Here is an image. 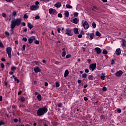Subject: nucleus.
<instances>
[{
  "mask_svg": "<svg viewBox=\"0 0 126 126\" xmlns=\"http://www.w3.org/2000/svg\"><path fill=\"white\" fill-rule=\"evenodd\" d=\"M115 75L116 76H118V77H120V76H122V75H123V71H122V70H119L117 71Z\"/></svg>",
  "mask_w": 126,
  "mask_h": 126,
  "instance_id": "8",
  "label": "nucleus"
},
{
  "mask_svg": "<svg viewBox=\"0 0 126 126\" xmlns=\"http://www.w3.org/2000/svg\"><path fill=\"white\" fill-rule=\"evenodd\" d=\"M90 40H92V39L94 38L95 36V34H94V32H93L90 34Z\"/></svg>",
  "mask_w": 126,
  "mask_h": 126,
  "instance_id": "17",
  "label": "nucleus"
},
{
  "mask_svg": "<svg viewBox=\"0 0 126 126\" xmlns=\"http://www.w3.org/2000/svg\"><path fill=\"white\" fill-rule=\"evenodd\" d=\"M97 64L96 63H92L90 65V69L92 70V71H94V69H95Z\"/></svg>",
  "mask_w": 126,
  "mask_h": 126,
  "instance_id": "4",
  "label": "nucleus"
},
{
  "mask_svg": "<svg viewBox=\"0 0 126 126\" xmlns=\"http://www.w3.org/2000/svg\"><path fill=\"white\" fill-rule=\"evenodd\" d=\"M6 54H8L9 58H11V47H8L6 49Z\"/></svg>",
  "mask_w": 126,
  "mask_h": 126,
  "instance_id": "3",
  "label": "nucleus"
},
{
  "mask_svg": "<svg viewBox=\"0 0 126 126\" xmlns=\"http://www.w3.org/2000/svg\"><path fill=\"white\" fill-rule=\"evenodd\" d=\"M29 43H30V44H32V38L29 39Z\"/></svg>",
  "mask_w": 126,
  "mask_h": 126,
  "instance_id": "42",
  "label": "nucleus"
},
{
  "mask_svg": "<svg viewBox=\"0 0 126 126\" xmlns=\"http://www.w3.org/2000/svg\"><path fill=\"white\" fill-rule=\"evenodd\" d=\"M74 32L75 34H78V29L74 28Z\"/></svg>",
  "mask_w": 126,
  "mask_h": 126,
  "instance_id": "22",
  "label": "nucleus"
},
{
  "mask_svg": "<svg viewBox=\"0 0 126 126\" xmlns=\"http://www.w3.org/2000/svg\"><path fill=\"white\" fill-rule=\"evenodd\" d=\"M55 5L56 7H60L61 5V2H58L56 4H55Z\"/></svg>",
  "mask_w": 126,
  "mask_h": 126,
  "instance_id": "24",
  "label": "nucleus"
},
{
  "mask_svg": "<svg viewBox=\"0 0 126 126\" xmlns=\"http://www.w3.org/2000/svg\"><path fill=\"white\" fill-rule=\"evenodd\" d=\"M74 16L75 17H77V16H78V13L77 12L74 13Z\"/></svg>",
  "mask_w": 126,
  "mask_h": 126,
  "instance_id": "36",
  "label": "nucleus"
},
{
  "mask_svg": "<svg viewBox=\"0 0 126 126\" xmlns=\"http://www.w3.org/2000/svg\"><path fill=\"white\" fill-rule=\"evenodd\" d=\"M35 4H36V5H38V4H39V1H36L35 2Z\"/></svg>",
  "mask_w": 126,
  "mask_h": 126,
  "instance_id": "60",
  "label": "nucleus"
},
{
  "mask_svg": "<svg viewBox=\"0 0 126 126\" xmlns=\"http://www.w3.org/2000/svg\"><path fill=\"white\" fill-rule=\"evenodd\" d=\"M65 16L66 17H68V16H69V13L68 12V11H66L65 12Z\"/></svg>",
  "mask_w": 126,
  "mask_h": 126,
  "instance_id": "27",
  "label": "nucleus"
},
{
  "mask_svg": "<svg viewBox=\"0 0 126 126\" xmlns=\"http://www.w3.org/2000/svg\"><path fill=\"white\" fill-rule=\"evenodd\" d=\"M102 53H103L104 55H107V54H108V51H107V50L104 49V50H103Z\"/></svg>",
  "mask_w": 126,
  "mask_h": 126,
  "instance_id": "28",
  "label": "nucleus"
},
{
  "mask_svg": "<svg viewBox=\"0 0 126 126\" xmlns=\"http://www.w3.org/2000/svg\"><path fill=\"white\" fill-rule=\"evenodd\" d=\"M9 74H10L11 75H12V74H13V72L12 71L9 72Z\"/></svg>",
  "mask_w": 126,
  "mask_h": 126,
  "instance_id": "62",
  "label": "nucleus"
},
{
  "mask_svg": "<svg viewBox=\"0 0 126 126\" xmlns=\"http://www.w3.org/2000/svg\"><path fill=\"white\" fill-rule=\"evenodd\" d=\"M103 91H107V87H103L102 88Z\"/></svg>",
  "mask_w": 126,
  "mask_h": 126,
  "instance_id": "40",
  "label": "nucleus"
},
{
  "mask_svg": "<svg viewBox=\"0 0 126 126\" xmlns=\"http://www.w3.org/2000/svg\"><path fill=\"white\" fill-rule=\"evenodd\" d=\"M71 57V55L68 54L66 56V59H69Z\"/></svg>",
  "mask_w": 126,
  "mask_h": 126,
  "instance_id": "37",
  "label": "nucleus"
},
{
  "mask_svg": "<svg viewBox=\"0 0 126 126\" xmlns=\"http://www.w3.org/2000/svg\"><path fill=\"white\" fill-rule=\"evenodd\" d=\"M65 34L68 36H71V30H69V29H66Z\"/></svg>",
  "mask_w": 126,
  "mask_h": 126,
  "instance_id": "7",
  "label": "nucleus"
},
{
  "mask_svg": "<svg viewBox=\"0 0 126 126\" xmlns=\"http://www.w3.org/2000/svg\"><path fill=\"white\" fill-rule=\"evenodd\" d=\"M116 54L117 56H120V55H121V49H117L116 51Z\"/></svg>",
  "mask_w": 126,
  "mask_h": 126,
  "instance_id": "14",
  "label": "nucleus"
},
{
  "mask_svg": "<svg viewBox=\"0 0 126 126\" xmlns=\"http://www.w3.org/2000/svg\"><path fill=\"white\" fill-rule=\"evenodd\" d=\"M58 17H60V18H62L63 17V15L61 13H59L58 14Z\"/></svg>",
  "mask_w": 126,
  "mask_h": 126,
  "instance_id": "38",
  "label": "nucleus"
},
{
  "mask_svg": "<svg viewBox=\"0 0 126 126\" xmlns=\"http://www.w3.org/2000/svg\"><path fill=\"white\" fill-rule=\"evenodd\" d=\"M94 51H95V52H96V53L98 54H101V53H102L101 49L98 47H96L95 48H94Z\"/></svg>",
  "mask_w": 126,
  "mask_h": 126,
  "instance_id": "9",
  "label": "nucleus"
},
{
  "mask_svg": "<svg viewBox=\"0 0 126 126\" xmlns=\"http://www.w3.org/2000/svg\"><path fill=\"white\" fill-rule=\"evenodd\" d=\"M96 36H97V37H100L101 36V33L99 32V31H96L95 32Z\"/></svg>",
  "mask_w": 126,
  "mask_h": 126,
  "instance_id": "21",
  "label": "nucleus"
},
{
  "mask_svg": "<svg viewBox=\"0 0 126 126\" xmlns=\"http://www.w3.org/2000/svg\"><path fill=\"white\" fill-rule=\"evenodd\" d=\"M78 37V38H82V34H79Z\"/></svg>",
  "mask_w": 126,
  "mask_h": 126,
  "instance_id": "59",
  "label": "nucleus"
},
{
  "mask_svg": "<svg viewBox=\"0 0 126 126\" xmlns=\"http://www.w3.org/2000/svg\"><path fill=\"white\" fill-rule=\"evenodd\" d=\"M117 113H118L119 114L122 113V110H121V109H117Z\"/></svg>",
  "mask_w": 126,
  "mask_h": 126,
  "instance_id": "39",
  "label": "nucleus"
},
{
  "mask_svg": "<svg viewBox=\"0 0 126 126\" xmlns=\"http://www.w3.org/2000/svg\"><path fill=\"white\" fill-rule=\"evenodd\" d=\"M37 98L38 101H41L42 100V96L41 95V94H38L37 96Z\"/></svg>",
  "mask_w": 126,
  "mask_h": 126,
  "instance_id": "18",
  "label": "nucleus"
},
{
  "mask_svg": "<svg viewBox=\"0 0 126 126\" xmlns=\"http://www.w3.org/2000/svg\"><path fill=\"white\" fill-rule=\"evenodd\" d=\"M69 73V72H68V70H66L64 72V77H66V76L68 75Z\"/></svg>",
  "mask_w": 126,
  "mask_h": 126,
  "instance_id": "16",
  "label": "nucleus"
},
{
  "mask_svg": "<svg viewBox=\"0 0 126 126\" xmlns=\"http://www.w3.org/2000/svg\"><path fill=\"white\" fill-rule=\"evenodd\" d=\"M2 16L3 17H5V16H6V15H5V13H2Z\"/></svg>",
  "mask_w": 126,
  "mask_h": 126,
  "instance_id": "58",
  "label": "nucleus"
},
{
  "mask_svg": "<svg viewBox=\"0 0 126 126\" xmlns=\"http://www.w3.org/2000/svg\"><path fill=\"white\" fill-rule=\"evenodd\" d=\"M62 30V29L59 28L57 30V31L58 32V33H61V31Z\"/></svg>",
  "mask_w": 126,
  "mask_h": 126,
  "instance_id": "47",
  "label": "nucleus"
},
{
  "mask_svg": "<svg viewBox=\"0 0 126 126\" xmlns=\"http://www.w3.org/2000/svg\"><path fill=\"white\" fill-rule=\"evenodd\" d=\"M14 121L15 123H17V122H18V120H17V119H14Z\"/></svg>",
  "mask_w": 126,
  "mask_h": 126,
  "instance_id": "57",
  "label": "nucleus"
},
{
  "mask_svg": "<svg viewBox=\"0 0 126 126\" xmlns=\"http://www.w3.org/2000/svg\"><path fill=\"white\" fill-rule=\"evenodd\" d=\"M20 24H21V19L18 18L15 20H12L10 23V28L12 33L15 27L19 26Z\"/></svg>",
  "mask_w": 126,
  "mask_h": 126,
  "instance_id": "1",
  "label": "nucleus"
},
{
  "mask_svg": "<svg viewBox=\"0 0 126 126\" xmlns=\"http://www.w3.org/2000/svg\"><path fill=\"white\" fill-rule=\"evenodd\" d=\"M83 26L86 30H87L88 28H89V25L88 24V23L87 21H85L84 23L83 24Z\"/></svg>",
  "mask_w": 126,
  "mask_h": 126,
  "instance_id": "5",
  "label": "nucleus"
},
{
  "mask_svg": "<svg viewBox=\"0 0 126 126\" xmlns=\"http://www.w3.org/2000/svg\"><path fill=\"white\" fill-rule=\"evenodd\" d=\"M88 78L89 80H93V79H94V77L92 75H89Z\"/></svg>",
  "mask_w": 126,
  "mask_h": 126,
  "instance_id": "20",
  "label": "nucleus"
},
{
  "mask_svg": "<svg viewBox=\"0 0 126 126\" xmlns=\"http://www.w3.org/2000/svg\"><path fill=\"white\" fill-rule=\"evenodd\" d=\"M55 63V64H59V63H61V62L56 61Z\"/></svg>",
  "mask_w": 126,
  "mask_h": 126,
  "instance_id": "56",
  "label": "nucleus"
},
{
  "mask_svg": "<svg viewBox=\"0 0 126 126\" xmlns=\"http://www.w3.org/2000/svg\"><path fill=\"white\" fill-rule=\"evenodd\" d=\"M79 21V20L78 19L74 18L71 21V22H72V23H74V24H77Z\"/></svg>",
  "mask_w": 126,
  "mask_h": 126,
  "instance_id": "10",
  "label": "nucleus"
},
{
  "mask_svg": "<svg viewBox=\"0 0 126 126\" xmlns=\"http://www.w3.org/2000/svg\"><path fill=\"white\" fill-rule=\"evenodd\" d=\"M115 64V60H112L111 61V64Z\"/></svg>",
  "mask_w": 126,
  "mask_h": 126,
  "instance_id": "52",
  "label": "nucleus"
},
{
  "mask_svg": "<svg viewBox=\"0 0 126 126\" xmlns=\"http://www.w3.org/2000/svg\"><path fill=\"white\" fill-rule=\"evenodd\" d=\"M66 7L67 8H72V6H71V5L68 4H67L66 5Z\"/></svg>",
  "mask_w": 126,
  "mask_h": 126,
  "instance_id": "29",
  "label": "nucleus"
},
{
  "mask_svg": "<svg viewBox=\"0 0 126 126\" xmlns=\"http://www.w3.org/2000/svg\"><path fill=\"white\" fill-rule=\"evenodd\" d=\"M0 48H4V46H3V44L1 42H0Z\"/></svg>",
  "mask_w": 126,
  "mask_h": 126,
  "instance_id": "33",
  "label": "nucleus"
},
{
  "mask_svg": "<svg viewBox=\"0 0 126 126\" xmlns=\"http://www.w3.org/2000/svg\"><path fill=\"white\" fill-rule=\"evenodd\" d=\"M19 100L21 101V102H24V101H25V98H24V97L23 96H20Z\"/></svg>",
  "mask_w": 126,
  "mask_h": 126,
  "instance_id": "19",
  "label": "nucleus"
},
{
  "mask_svg": "<svg viewBox=\"0 0 126 126\" xmlns=\"http://www.w3.org/2000/svg\"><path fill=\"white\" fill-rule=\"evenodd\" d=\"M27 18H28V15H27V14H25L24 15V19H27Z\"/></svg>",
  "mask_w": 126,
  "mask_h": 126,
  "instance_id": "35",
  "label": "nucleus"
},
{
  "mask_svg": "<svg viewBox=\"0 0 126 126\" xmlns=\"http://www.w3.org/2000/svg\"><path fill=\"white\" fill-rule=\"evenodd\" d=\"M6 1H7V2H12L13 1V0H5Z\"/></svg>",
  "mask_w": 126,
  "mask_h": 126,
  "instance_id": "51",
  "label": "nucleus"
},
{
  "mask_svg": "<svg viewBox=\"0 0 126 126\" xmlns=\"http://www.w3.org/2000/svg\"><path fill=\"white\" fill-rule=\"evenodd\" d=\"M40 7L38 5H32V10H37V9H39Z\"/></svg>",
  "mask_w": 126,
  "mask_h": 126,
  "instance_id": "12",
  "label": "nucleus"
},
{
  "mask_svg": "<svg viewBox=\"0 0 126 126\" xmlns=\"http://www.w3.org/2000/svg\"><path fill=\"white\" fill-rule=\"evenodd\" d=\"M35 73H38V72H41V69L39 67H35L34 69Z\"/></svg>",
  "mask_w": 126,
  "mask_h": 126,
  "instance_id": "11",
  "label": "nucleus"
},
{
  "mask_svg": "<svg viewBox=\"0 0 126 126\" xmlns=\"http://www.w3.org/2000/svg\"><path fill=\"white\" fill-rule=\"evenodd\" d=\"M34 40H36V39H35V37L32 36V41H34Z\"/></svg>",
  "mask_w": 126,
  "mask_h": 126,
  "instance_id": "61",
  "label": "nucleus"
},
{
  "mask_svg": "<svg viewBox=\"0 0 126 126\" xmlns=\"http://www.w3.org/2000/svg\"><path fill=\"white\" fill-rule=\"evenodd\" d=\"M96 26H97V25L96 24V23H95V22L93 23L92 26H93V28H96Z\"/></svg>",
  "mask_w": 126,
  "mask_h": 126,
  "instance_id": "31",
  "label": "nucleus"
},
{
  "mask_svg": "<svg viewBox=\"0 0 126 126\" xmlns=\"http://www.w3.org/2000/svg\"><path fill=\"white\" fill-rule=\"evenodd\" d=\"M63 52L62 53V57H65V55H66V52H65V49L63 48L62 49Z\"/></svg>",
  "mask_w": 126,
  "mask_h": 126,
  "instance_id": "13",
  "label": "nucleus"
},
{
  "mask_svg": "<svg viewBox=\"0 0 126 126\" xmlns=\"http://www.w3.org/2000/svg\"><path fill=\"white\" fill-rule=\"evenodd\" d=\"M42 62L43 63H47V61L46 60H43Z\"/></svg>",
  "mask_w": 126,
  "mask_h": 126,
  "instance_id": "63",
  "label": "nucleus"
},
{
  "mask_svg": "<svg viewBox=\"0 0 126 126\" xmlns=\"http://www.w3.org/2000/svg\"><path fill=\"white\" fill-rule=\"evenodd\" d=\"M26 47V45H23V48H22V50H23V51L25 50Z\"/></svg>",
  "mask_w": 126,
  "mask_h": 126,
  "instance_id": "53",
  "label": "nucleus"
},
{
  "mask_svg": "<svg viewBox=\"0 0 126 126\" xmlns=\"http://www.w3.org/2000/svg\"><path fill=\"white\" fill-rule=\"evenodd\" d=\"M58 107H63V103H60L59 104H58Z\"/></svg>",
  "mask_w": 126,
  "mask_h": 126,
  "instance_id": "50",
  "label": "nucleus"
},
{
  "mask_svg": "<svg viewBox=\"0 0 126 126\" xmlns=\"http://www.w3.org/2000/svg\"><path fill=\"white\" fill-rule=\"evenodd\" d=\"M56 87H60V83L56 82Z\"/></svg>",
  "mask_w": 126,
  "mask_h": 126,
  "instance_id": "41",
  "label": "nucleus"
},
{
  "mask_svg": "<svg viewBox=\"0 0 126 126\" xmlns=\"http://www.w3.org/2000/svg\"><path fill=\"white\" fill-rule=\"evenodd\" d=\"M85 72H86V73H88V72H89V70L88 69H85Z\"/></svg>",
  "mask_w": 126,
  "mask_h": 126,
  "instance_id": "46",
  "label": "nucleus"
},
{
  "mask_svg": "<svg viewBox=\"0 0 126 126\" xmlns=\"http://www.w3.org/2000/svg\"><path fill=\"white\" fill-rule=\"evenodd\" d=\"M23 41H24V42H27V39L26 38V37L23 38Z\"/></svg>",
  "mask_w": 126,
  "mask_h": 126,
  "instance_id": "49",
  "label": "nucleus"
},
{
  "mask_svg": "<svg viewBox=\"0 0 126 126\" xmlns=\"http://www.w3.org/2000/svg\"><path fill=\"white\" fill-rule=\"evenodd\" d=\"M105 74H102V76H100V78L101 79H102V80H105V79L106 78V77H105Z\"/></svg>",
  "mask_w": 126,
  "mask_h": 126,
  "instance_id": "25",
  "label": "nucleus"
},
{
  "mask_svg": "<svg viewBox=\"0 0 126 126\" xmlns=\"http://www.w3.org/2000/svg\"><path fill=\"white\" fill-rule=\"evenodd\" d=\"M48 112V108L46 107L40 108L37 111V116H43L45 113Z\"/></svg>",
  "mask_w": 126,
  "mask_h": 126,
  "instance_id": "2",
  "label": "nucleus"
},
{
  "mask_svg": "<svg viewBox=\"0 0 126 126\" xmlns=\"http://www.w3.org/2000/svg\"><path fill=\"white\" fill-rule=\"evenodd\" d=\"M28 26L30 29H32V25H31V23H28Z\"/></svg>",
  "mask_w": 126,
  "mask_h": 126,
  "instance_id": "30",
  "label": "nucleus"
},
{
  "mask_svg": "<svg viewBox=\"0 0 126 126\" xmlns=\"http://www.w3.org/2000/svg\"><path fill=\"white\" fill-rule=\"evenodd\" d=\"M5 123L2 121H0V126H2L4 125Z\"/></svg>",
  "mask_w": 126,
  "mask_h": 126,
  "instance_id": "32",
  "label": "nucleus"
},
{
  "mask_svg": "<svg viewBox=\"0 0 126 126\" xmlns=\"http://www.w3.org/2000/svg\"><path fill=\"white\" fill-rule=\"evenodd\" d=\"M0 65L2 68H4V64L3 63H1Z\"/></svg>",
  "mask_w": 126,
  "mask_h": 126,
  "instance_id": "43",
  "label": "nucleus"
},
{
  "mask_svg": "<svg viewBox=\"0 0 126 126\" xmlns=\"http://www.w3.org/2000/svg\"><path fill=\"white\" fill-rule=\"evenodd\" d=\"M15 44H16L17 45H18V41L16 40V41H15Z\"/></svg>",
  "mask_w": 126,
  "mask_h": 126,
  "instance_id": "64",
  "label": "nucleus"
},
{
  "mask_svg": "<svg viewBox=\"0 0 126 126\" xmlns=\"http://www.w3.org/2000/svg\"><path fill=\"white\" fill-rule=\"evenodd\" d=\"M35 19H40V16L37 15L35 17Z\"/></svg>",
  "mask_w": 126,
  "mask_h": 126,
  "instance_id": "45",
  "label": "nucleus"
},
{
  "mask_svg": "<svg viewBox=\"0 0 126 126\" xmlns=\"http://www.w3.org/2000/svg\"><path fill=\"white\" fill-rule=\"evenodd\" d=\"M49 13L50 14L56 15L57 14V10L50 8L49 9Z\"/></svg>",
  "mask_w": 126,
  "mask_h": 126,
  "instance_id": "6",
  "label": "nucleus"
},
{
  "mask_svg": "<svg viewBox=\"0 0 126 126\" xmlns=\"http://www.w3.org/2000/svg\"><path fill=\"white\" fill-rule=\"evenodd\" d=\"M33 43H34V44H36V45H39V44H40V41L35 39L33 40Z\"/></svg>",
  "mask_w": 126,
  "mask_h": 126,
  "instance_id": "23",
  "label": "nucleus"
},
{
  "mask_svg": "<svg viewBox=\"0 0 126 126\" xmlns=\"http://www.w3.org/2000/svg\"><path fill=\"white\" fill-rule=\"evenodd\" d=\"M122 46L123 47H126V40L122 39Z\"/></svg>",
  "mask_w": 126,
  "mask_h": 126,
  "instance_id": "15",
  "label": "nucleus"
},
{
  "mask_svg": "<svg viewBox=\"0 0 126 126\" xmlns=\"http://www.w3.org/2000/svg\"><path fill=\"white\" fill-rule=\"evenodd\" d=\"M5 34L6 36H9V33L7 32H5Z\"/></svg>",
  "mask_w": 126,
  "mask_h": 126,
  "instance_id": "54",
  "label": "nucleus"
},
{
  "mask_svg": "<svg viewBox=\"0 0 126 126\" xmlns=\"http://www.w3.org/2000/svg\"><path fill=\"white\" fill-rule=\"evenodd\" d=\"M16 12L14 11L12 13V15H13V16H15V15H16Z\"/></svg>",
  "mask_w": 126,
  "mask_h": 126,
  "instance_id": "44",
  "label": "nucleus"
},
{
  "mask_svg": "<svg viewBox=\"0 0 126 126\" xmlns=\"http://www.w3.org/2000/svg\"><path fill=\"white\" fill-rule=\"evenodd\" d=\"M84 100L85 101H88V98H87V97H84Z\"/></svg>",
  "mask_w": 126,
  "mask_h": 126,
  "instance_id": "55",
  "label": "nucleus"
},
{
  "mask_svg": "<svg viewBox=\"0 0 126 126\" xmlns=\"http://www.w3.org/2000/svg\"><path fill=\"white\" fill-rule=\"evenodd\" d=\"M33 109H36V108H37L38 106H37L36 104H34L33 105Z\"/></svg>",
  "mask_w": 126,
  "mask_h": 126,
  "instance_id": "48",
  "label": "nucleus"
},
{
  "mask_svg": "<svg viewBox=\"0 0 126 126\" xmlns=\"http://www.w3.org/2000/svg\"><path fill=\"white\" fill-rule=\"evenodd\" d=\"M15 69H16V66H12L11 67V70H12V71H14L15 70Z\"/></svg>",
  "mask_w": 126,
  "mask_h": 126,
  "instance_id": "26",
  "label": "nucleus"
},
{
  "mask_svg": "<svg viewBox=\"0 0 126 126\" xmlns=\"http://www.w3.org/2000/svg\"><path fill=\"white\" fill-rule=\"evenodd\" d=\"M86 77H87V74L85 73L82 75L83 78H86Z\"/></svg>",
  "mask_w": 126,
  "mask_h": 126,
  "instance_id": "34",
  "label": "nucleus"
}]
</instances>
